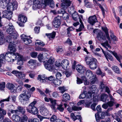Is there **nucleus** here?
Masks as SVG:
<instances>
[{"instance_id":"62","label":"nucleus","mask_w":122,"mask_h":122,"mask_svg":"<svg viewBox=\"0 0 122 122\" xmlns=\"http://www.w3.org/2000/svg\"><path fill=\"white\" fill-rule=\"evenodd\" d=\"M57 117L56 115H53L50 118V121L51 122H55V121L57 120Z\"/></svg>"},{"instance_id":"37","label":"nucleus","mask_w":122,"mask_h":122,"mask_svg":"<svg viewBox=\"0 0 122 122\" xmlns=\"http://www.w3.org/2000/svg\"><path fill=\"white\" fill-rule=\"evenodd\" d=\"M90 78V84L91 85L94 84L96 81L97 80V78L96 76H94Z\"/></svg>"},{"instance_id":"19","label":"nucleus","mask_w":122,"mask_h":122,"mask_svg":"<svg viewBox=\"0 0 122 122\" xmlns=\"http://www.w3.org/2000/svg\"><path fill=\"white\" fill-rule=\"evenodd\" d=\"M44 3L45 5H49L50 7L53 8L55 6L54 2L53 0H44Z\"/></svg>"},{"instance_id":"32","label":"nucleus","mask_w":122,"mask_h":122,"mask_svg":"<svg viewBox=\"0 0 122 122\" xmlns=\"http://www.w3.org/2000/svg\"><path fill=\"white\" fill-rule=\"evenodd\" d=\"M10 98V97L9 96L6 99L4 100H1L0 101V106L1 107H0L1 108H3L4 107V103H2V102H4L5 101L7 102L9 101V99Z\"/></svg>"},{"instance_id":"35","label":"nucleus","mask_w":122,"mask_h":122,"mask_svg":"<svg viewBox=\"0 0 122 122\" xmlns=\"http://www.w3.org/2000/svg\"><path fill=\"white\" fill-rule=\"evenodd\" d=\"M8 52H6L5 54V60L8 62H12V59L10 56L8 55Z\"/></svg>"},{"instance_id":"46","label":"nucleus","mask_w":122,"mask_h":122,"mask_svg":"<svg viewBox=\"0 0 122 122\" xmlns=\"http://www.w3.org/2000/svg\"><path fill=\"white\" fill-rule=\"evenodd\" d=\"M53 82L54 84L56 85L59 86L61 83L62 82L60 79L55 80V79L53 81Z\"/></svg>"},{"instance_id":"23","label":"nucleus","mask_w":122,"mask_h":122,"mask_svg":"<svg viewBox=\"0 0 122 122\" xmlns=\"http://www.w3.org/2000/svg\"><path fill=\"white\" fill-rule=\"evenodd\" d=\"M72 17L73 19L75 21H76L79 19L80 22H82V20L78 13H73L72 15Z\"/></svg>"},{"instance_id":"33","label":"nucleus","mask_w":122,"mask_h":122,"mask_svg":"<svg viewBox=\"0 0 122 122\" xmlns=\"http://www.w3.org/2000/svg\"><path fill=\"white\" fill-rule=\"evenodd\" d=\"M17 109H18L19 112L23 114H25V110L24 107L19 106L17 107Z\"/></svg>"},{"instance_id":"8","label":"nucleus","mask_w":122,"mask_h":122,"mask_svg":"<svg viewBox=\"0 0 122 122\" xmlns=\"http://www.w3.org/2000/svg\"><path fill=\"white\" fill-rule=\"evenodd\" d=\"M44 65L45 68L50 71L56 72V71L54 66L48 63L47 62L45 61L44 63Z\"/></svg>"},{"instance_id":"9","label":"nucleus","mask_w":122,"mask_h":122,"mask_svg":"<svg viewBox=\"0 0 122 122\" xmlns=\"http://www.w3.org/2000/svg\"><path fill=\"white\" fill-rule=\"evenodd\" d=\"M88 23L92 25H93L95 23L98 22L97 17L95 15L90 16L88 18Z\"/></svg>"},{"instance_id":"52","label":"nucleus","mask_w":122,"mask_h":122,"mask_svg":"<svg viewBox=\"0 0 122 122\" xmlns=\"http://www.w3.org/2000/svg\"><path fill=\"white\" fill-rule=\"evenodd\" d=\"M5 83L3 82L0 83V90H4L5 87Z\"/></svg>"},{"instance_id":"51","label":"nucleus","mask_w":122,"mask_h":122,"mask_svg":"<svg viewBox=\"0 0 122 122\" xmlns=\"http://www.w3.org/2000/svg\"><path fill=\"white\" fill-rule=\"evenodd\" d=\"M28 119L27 116L26 115H25L22 117L20 122H28Z\"/></svg>"},{"instance_id":"5","label":"nucleus","mask_w":122,"mask_h":122,"mask_svg":"<svg viewBox=\"0 0 122 122\" xmlns=\"http://www.w3.org/2000/svg\"><path fill=\"white\" fill-rule=\"evenodd\" d=\"M71 4V2L69 0H66L65 2L61 4V9L57 11L58 13L61 14L63 15L66 13L65 10L67 9V7L70 5Z\"/></svg>"},{"instance_id":"20","label":"nucleus","mask_w":122,"mask_h":122,"mask_svg":"<svg viewBox=\"0 0 122 122\" xmlns=\"http://www.w3.org/2000/svg\"><path fill=\"white\" fill-rule=\"evenodd\" d=\"M40 112L42 115L46 116L48 114V111L45 107L43 106L41 108Z\"/></svg>"},{"instance_id":"30","label":"nucleus","mask_w":122,"mask_h":122,"mask_svg":"<svg viewBox=\"0 0 122 122\" xmlns=\"http://www.w3.org/2000/svg\"><path fill=\"white\" fill-rule=\"evenodd\" d=\"M103 30L105 33L106 36L109 41V43H111V42L108 34V32L107 28H104L103 29Z\"/></svg>"},{"instance_id":"56","label":"nucleus","mask_w":122,"mask_h":122,"mask_svg":"<svg viewBox=\"0 0 122 122\" xmlns=\"http://www.w3.org/2000/svg\"><path fill=\"white\" fill-rule=\"evenodd\" d=\"M5 41L4 36H0V45L3 44Z\"/></svg>"},{"instance_id":"50","label":"nucleus","mask_w":122,"mask_h":122,"mask_svg":"<svg viewBox=\"0 0 122 122\" xmlns=\"http://www.w3.org/2000/svg\"><path fill=\"white\" fill-rule=\"evenodd\" d=\"M81 23L80 25V26L78 29H76V30L77 32L80 31L82 30L83 28H84V25L82 21V22H80Z\"/></svg>"},{"instance_id":"7","label":"nucleus","mask_w":122,"mask_h":122,"mask_svg":"<svg viewBox=\"0 0 122 122\" xmlns=\"http://www.w3.org/2000/svg\"><path fill=\"white\" fill-rule=\"evenodd\" d=\"M61 17L59 15L55 18L53 22V25L55 27L58 28L60 26L61 24Z\"/></svg>"},{"instance_id":"31","label":"nucleus","mask_w":122,"mask_h":122,"mask_svg":"<svg viewBox=\"0 0 122 122\" xmlns=\"http://www.w3.org/2000/svg\"><path fill=\"white\" fill-rule=\"evenodd\" d=\"M112 68L116 73L118 74H120V71L118 67L117 66H113L112 67Z\"/></svg>"},{"instance_id":"43","label":"nucleus","mask_w":122,"mask_h":122,"mask_svg":"<svg viewBox=\"0 0 122 122\" xmlns=\"http://www.w3.org/2000/svg\"><path fill=\"white\" fill-rule=\"evenodd\" d=\"M5 54H2L0 55V67L1 66V63L2 62L3 60H5Z\"/></svg>"},{"instance_id":"14","label":"nucleus","mask_w":122,"mask_h":122,"mask_svg":"<svg viewBox=\"0 0 122 122\" xmlns=\"http://www.w3.org/2000/svg\"><path fill=\"white\" fill-rule=\"evenodd\" d=\"M116 117L115 119L118 122H121L122 120V110L119 111L115 113Z\"/></svg>"},{"instance_id":"22","label":"nucleus","mask_w":122,"mask_h":122,"mask_svg":"<svg viewBox=\"0 0 122 122\" xmlns=\"http://www.w3.org/2000/svg\"><path fill=\"white\" fill-rule=\"evenodd\" d=\"M11 118L12 120L15 122H19L20 119V117L16 114L13 115Z\"/></svg>"},{"instance_id":"3","label":"nucleus","mask_w":122,"mask_h":122,"mask_svg":"<svg viewBox=\"0 0 122 122\" xmlns=\"http://www.w3.org/2000/svg\"><path fill=\"white\" fill-rule=\"evenodd\" d=\"M8 26L9 27L7 29L6 31L8 34H11L10 37H9V39H10V38L13 39H16L18 35L15 30L13 25L11 23H10Z\"/></svg>"},{"instance_id":"42","label":"nucleus","mask_w":122,"mask_h":122,"mask_svg":"<svg viewBox=\"0 0 122 122\" xmlns=\"http://www.w3.org/2000/svg\"><path fill=\"white\" fill-rule=\"evenodd\" d=\"M106 86L103 83L101 82L99 87V89L101 92H105Z\"/></svg>"},{"instance_id":"10","label":"nucleus","mask_w":122,"mask_h":122,"mask_svg":"<svg viewBox=\"0 0 122 122\" xmlns=\"http://www.w3.org/2000/svg\"><path fill=\"white\" fill-rule=\"evenodd\" d=\"M12 73L15 74L18 78L23 79L25 78V76L23 72L17 71H13Z\"/></svg>"},{"instance_id":"12","label":"nucleus","mask_w":122,"mask_h":122,"mask_svg":"<svg viewBox=\"0 0 122 122\" xmlns=\"http://www.w3.org/2000/svg\"><path fill=\"white\" fill-rule=\"evenodd\" d=\"M6 87L7 89L10 90L12 93H15L16 91V88L12 83H9L6 85Z\"/></svg>"},{"instance_id":"63","label":"nucleus","mask_w":122,"mask_h":122,"mask_svg":"<svg viewBox=\"0 0 122 122\" xmlns=\"http://www.w3.org/2000/svg\"><path fill=\"white\" fill-rule=\"evenodd\" d=\"M37 89L38 92H39L41 95L44 97H46V95L44 93V92L41 90L37 88Z\"/></svg>"},{"instance_id":"21","label":"nucleus","mask_w":122,"mask_h":122,"mask_svg":"<svg viewBox=\"0 0 122 122\" xmlns=\"http://www.w3.org/2000/svg\"><path fill=\"white\" fill-rule=\"evenodd\" d=\"M18 53H17L15 54V52L11 53L8 52L9 56H10L12 58V62H13L15 60H16L17 57V54Z\"/></svg>"},{"instance_id":"36","label":"nucleus","mask_w":122,"mask_h":122,"mask_svg":"<svg viewBox=\"0 0 122 122\" xmlns=\"http://www.w3.org/2000/svg\"><path fill=\"white\" fill-rule=\"evenodd\" d=\"M96 73L98 75L101 76L102 77H103L105 75V73L102 72L101 70L99 68L97 70Z\"/></svg>"},{"instance_id":"2","label":"nucleus","mask_w":122,"mask_h":122,"mask_svg":"<svg viewBox=\"0 0 122 122\" xmlns=\"http://www.w3.org/2000/svg\"><path fill=\"white\" fill-rule=\"evenodd\" d=\"M23 92L20 95L19 98L21 103L25 105L27 103V101L29 100L31 95L30 93L26 90H24Z\"/></svg>"},{"instance_id":"44","label":"nucleus","mask_w":122,"mask_h":122,"mask_svg":"<svg viewBox=\"0 0 122 122\" xmlns=\"http://www.w3.org/2000/svg\"><path fill=\"white\" fill-rule=\"evenodd\" d=\"M55 60L54 58L53 57H51L47 61H45L46 62H47L48 63L51 65L53 64L54 63Z\"/></svg>"},{"instance_id":"39","label":"nucleus","mask_w":122,"mask_h":122,"mask_svg":"<svg viewBox=\"0 0 122 122\" xmlns=\"http://www.w3.org/2000/svg\"><path fill=\"white\" fill-rule=\"evenodd\" d=\"M39 78L40 79L41 81H42L43 82H45L46 80H47V77H45V76L39 75L38 76Z\"/></svg>"},{"instance_id":"1","label":"nucleus","mask_w":122,"mask_h":122,"mask_svg":"<svg viewBox=\"0 0 122 122\" xmlns=\"http://www.w3.org/2000/svg\"><path fill=\"white\" fill-rule=\"evenodd\" d=\"M85 61L86 64L89 65L90 69L94 70L97 67V61L94 58L86 56L85 58Z\"/></svg>"},{"instance_id":"29","label":"nucleus","mask_w":122,"mask_h":122,"mask_svg":"<svg viewBox=\"0 0 122 122\" xmlns=\"http://www.w3.org/2000/svg\"><path fill=\"white\" fill-rule=\"evenodd\" d=\"M18 20L20 21L25 23L27 21V18L25 16L21 15L18 17Z\"/></svg>"},{"instance_id":"54","label":"nucleus","mask_w":122,"mask_h":122,"mask_svg":"<svg viewBox=\"0 0 122 122\" xmlns=\"http://www.w3.org/2000/svg\"><path fill=\"white\" fill-rule=\"evenodd\" d=\"M86 91H84L79 96V98L80 99H83L85 98L86 96Z\"/></svg>"},{"instance_id":"53","label":"nucleus","mask_w":122,"mask_h":122,"mask_svg":"<svg viewBox=\"0 0 122 122\" xmlns=\"http://www.w3.org/2000/svg\"><path fill=\"white\" fill-rule=\"evenodd\" d=\"M57 108V110L61 112H62L64 110V108L62 107V105L61 104L58 105Z\"/></svg>"},{"instance_id":"55","label":"nucleus","mask_w":122,"mask_h":122,"mask_svg":"<svg viewBox=\"0 0 122 122\" xmlns=\"http://www.w3.org/2000/svg\"><path fill=\"white\" fill-rule=\"evenodd\" d=\"M28 122H39V121L37 118H34L29 119Z\"/></svg>"},{"instance_id":"47","label":"nucleus","mask_w":122,"mask_h":122,"mask_svg":"<svg viewBox=\"0 0 122 122\" xmlns=\"http://www.w3.org/2000/svg\"><path fill=\"white\" fill-rule=\"evenodd\" d=\"M81 107H78L74 105H73L72 107V110L74 111H77L81 110Z\"/></svg>"},{"instance_id":"48","label":"nucleus","mask_w":122,"mask_h":122,"mask_svg":"<svg viewBox=\"0 0 122 122\" xmlns=\"http://www.w3.org/2000/svg\"><path fill=\"white\" fill-rule=\"evenodd\" d=\"M97 89L96 86L95 85H92L91 87V92L92 93H96V90Z\"/></svg>"},{"instance_id":"13","label":"nucleus","mask_w":122,"mask_h":122,"mask_svg":"<svg viewBox=\"0 0 122 122\" xmlns=\"http://www.w3.org/2000/svg\"><path fill=\"white\" fill-rule=\"evenodd\" d=\"M3 17H5L8 19L10 20L11 18L13 13L8 10H5L3 11Z\"/></svg>"},{"instance_id":"40","label":"nucleus","mask_w":122,"mask_h":122,"mask_svg":"<svg viewBox=\"0 0 122 122\" xmlns=\"http://www.w3.org/2000/svg\"><path fill=\"white\" fill-rule=\"evenodd\" d=\"M110 36L111 39L114 41H117V37L114 35V34L113 33V31H110Z\"/></svg>"},{"instance_id":"49","label":"nucleus","mask_w":122,"mask_h":122,"mask_svg":"<svg viewBox=\"0 0 122 122\" xmlns=\"http://www.w3.org/2000/svg\"><path fill=\"white\" fill-rule=\"evenodd\" d=\"M50 101L51 102L52 105L53 106V107H55L56 105V100H54L53 99L50 98Z\"/></svg>"},{"instance_id":"41","label":"nucleus","mask_w":122,"mask_h":122,"mask_svg":"<svg viewBox=\"0 0 122 122\" xmlns=\"http://www.w3.org/2000/svg\"><path fill=\"white\" fill-rule=\"evenodd\" d=\"M107 95L106 94H103L101 96V100L103 102L106 101Z\"/></svg>"},{"instance_id":"60","label":"nucleus","mask_w":122,"mask_h":122,"mask_svg":"<svg viewBox=\"0 0 122 122\" xmlns=\"http://www.w3.org/2000/svg\"><path fill=\"white\" fill-rule=\"evenodd\" d=\"M108 106L110 107H112L114 105V101H110L107 102Z\"/></svg>"},{"instance_id":"28","label":"nucleus","mask_w":122,"mask_h":122,"mask_svg":"<svg viewBox=\"0 0 122 122\" xmlns=\"http://www.w3.org/2000/svg\"><path fill=\"white\" fill-rule=\"evenodd\" d=\"M86 75L89 78H91V77H92L94 76L92 72L89 70H86Z\"/></svg>"},{"instance_id":"57","label":"nucleus","mask_w":122,"mask_h":122,"mask_svg":"<svg viewBox=\"0 0 122 122\" xmlns=\"http://www.w3.org/2000/svg\"><path fill=\"white\" fill-rule=\"evenodd\" d=\"M36 51H45L46 50V49L44 48L41 47H37L35 49Z\"/></svg>"},{"instance_id":"45","label":"nucleus","mask_w":122,"mask_h":122,"mask_svg":"<svg viewBox=\"0 0 122 122\" xmlns=\"http://www.w3.org/2000/svg\"><path fill=\"white\" fill-rule=\"evenodd\" d=\"M6 112L5 110L0 107V114L2 115L3 117L6 115Z\"/></svg>"},{"instance_id":"59","label":"nucleus","mask_w":122,"mask_h":122,"mask_svg":"<svg viewBox=\"0 0 122 122\" xmlns=\"http://www.w3.org/2000/svg\"><path fill=\"white\" fill-rule=\"evenodd\" d=\"M52 96L53 97L57 98L59 97L58 93L57 92H54L52 94Z\"/></svg>"},{"instance_id":"11","label":"nucleus","mask_w":122,"mask_h":122,"mask_svg":"<svg viewBox=\"0 0 122 122\" xmlns=\"http://www.w3.org/2000/svg\"><path fill=\"white\" fill-rule=\"evenodd\" d=\"M14 39L11 38V40H9V42L10 44H9L8 49L10 51V52H15L16 51V49L15 48L14 45L12 44L13 41V42H14Z\"/></svg>"},{"instance_id":"38","label":"nucleus","mask_w":122,"mask_h":122,"mask_svg":"<svg viewBox=\"0 0 122 122\" xmlns=\"http://www.w3.org/2000/svg\"><path fill=\"white\" fill-rule=\"evenodd\" d=\"M97 37L100 40H103L105 39V37L103 35L102 33H99L98 34Z\"/></svg>"},{"instance_id":"17","label":"nucleus","mask_w":122,"mask_h":122,"mask_svg":"<svg viewBox=\"0 0 122 122\" xmlns=\"http://www.w3.org/2000/svg\"><path fill=\"white\" fill-rule=\"evenodd\" d=\"M69 64V61L68 60H64L61 62V66L64 69L67 70L68 69Z\"/></svg>"},{"instance_id":"6","label":"nucleus","mask_w":122,"mask_h":122,"mask_svg":"<svg viewBox=\"0 0 122 122\" xmlns=\"http://www.w3.org/2000/svg\"><path fill=\"white\" fill-rule=\"evenodd\" d=\"M18 5L17 2L15 0H13L12 3H9L7 5V9L8 11L10 12L12 11L15 10L17 8Z\"/></svg>"},{"instance_id":"25","label":"nucleus","mask_w":122,"mask_h":122,"mask_svg":"<svg viewBox=\"0 0 122 122\" xmlns=\"http://www.w3.org/2000/svg\"><path fill=\"white\" fill-rule=\"evenodd\" d=\"M63 101L66 102L70 99V96L69 94L65 93L62 96Z\"/></svg>"},{"instance_id":"58","label":"nucleus","mask_w":122,"mask_h":122,"mask_svg":"<svg viewBox=\"0 0 122 122\" xmlns=\"http://www.w3.org/2000/svg\"><path fill=\"white\" fill-rule=\"evenodd\" d=\"M56 76L57 79H60L61 78L62 75L60 72H58L56 74Z\"/></svg>"},{"instance_id":"26","label":"nucleus","mask_w":122,"mask_h":122,"mask_svg":"<svg viewBox=\"0 0 122 122\" xmlns=\"http://www.w3.org/2000/svg\"><path fill=\"white\" fill-rule=\"evenodd\" d=\"M104 55L108 61H109V59L111 61H113V58L112 56L107 52H106Z\"/></svg>"},{"instance_id":"15","label":"nucleus","mask_w":122,"mask_h":122,"mask_svg":"<svg viewBox=\"0 0 122 122\" xmlns=\"http://www.w3.org/2000/svg\"><path fill=\"white\" fill-rule=\"evenodd\" d=\"M20 37L21 39L23 41L25 44H29L32 42V41L31 40L27 38H25V37H27V36L24 34L21 35Z\"/></svg>"},{"instance_id":"27","label":"nucleus","mask_w":122,"mask_h":122,"mask_svg":"<svg viewBox=\"0 0 122 122\" xmlns=\"http://www.w3.org/2000/svg\"><path fill=\"white\" fill-rule=\"evenodd\" d=\"M36 61L35 60L32 59H30L29 61L28 62L27 65L29 66H34L36 64Z\"/></svg>"},{"instance_id":"61","label":"nucleus","mask_w":122,"mask_h":122,"mask_svg":"<svg viewBox=\"0 0 122 122\" xmlns=\"http://www.w3.org/2000/svg\"><path fill=\"white\" fill-rule=\"evenodd\" d=\"M64 73L65 74L67 77H69L71 76V72L67 71H65L64 72Z\"/></svg>"},{"instance_id":"34","label":"nucleus","mask_w":122,"mask_h":122,"mask_svg":"<svg viewBox=\"0 0 122 122\" xmlns=\"http://www.w3.org/2000/svg\"><path fill=\"white\" fill-rule=\"evenodd\" d=\"M108 51L110 52L112 54L119 62H121L119 57L118 56L117 54L115 51H112L110 50H108Z\"/></svg>"},{"instance_id":"16","label":"nucleus","mask_w":122,"mask_h":122,"mask_svg":"<svg viewBox=\"0 0 122 122\" xmlns=\"http://www.w3.org/2000/svg\"><path fill=\"white\" fill-rule=\"evenodd\" d=\"M76 69L78 72L81 74H83L86 71L85 67L79 65L76 66Z\"/></svg>"},{"instance_id":"4","label":"nucleus","mask_w":122,"mask_h":122,"mask_svg":"<svg viewBox=\"0 0 122 122\" xmlns=\"http://www.w3.org/2000/svg\"><path fill=\"white\" fill-rule=\"evenodd\" d=\"M36 103V101H34L29 105L26 109L28 112L34 115H38V109L35 106Z\"/></svg>"},{"instance_id":"18","label":"nucleus","mask_w":122,"mask_h":122,"mask_svg":"<svg viewBox=\"0 0 122 122\" xmlns=\"http://www.w3.org/2000/svg\"><path fill=\"white\" fill-rule=\"evenodd\" d=\"M17 57L16 60H17V64L19 65H22L23 64V57L19 53L17 54Z\"/></svg>"},{"instance_id":"24","label":"nucleus","mask_w":122,"mask_h":122,"mask_svg":"<svg viewBox=\"0 0 122 122\" xmlns=\"http://www.w3.org/2000/svg\"><path fill=\"white\" fill-rule=\"evenodd\" d=\"M56 33L54 31H53L51 33H47L46 34V35L47 36L50 40L51 39H54L55 37Z\"/></svg>"},{"instance_id":"64","label":"nucleus","mask_w":122,"mask_h":122,"mask_svg":"<svg viewBox=\"0 0 122 122\" xmlns=\"http://www.w3.org/2000/svg\"><path fill=\"white\" fill-rule=\"evenodd\" d=\"M38 53L37 52H33L30 53V56L32 57L36 58L37 56Z\"/></svg>"}]
</instances>
